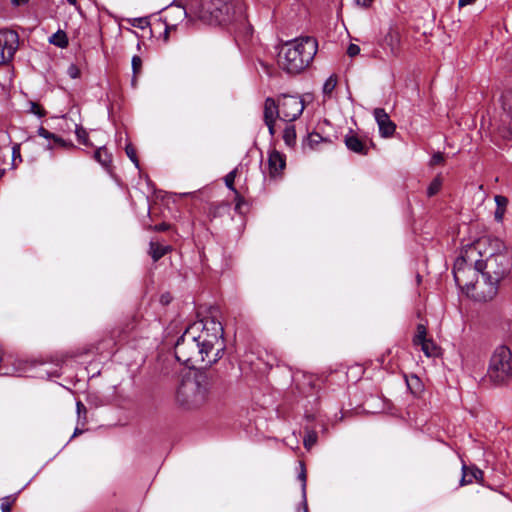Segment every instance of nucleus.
Instances as JSON below:
<instances>
[{"label": "nucleus", "mask_w": 512, "mask_h": 512, "mask_svg": "<svg viewBox=\"0 0 512 512\" xmlns=\"http://www.w3.org/2000/svg\"><path fill=\"white\" fill-rule=\"evenodd\" d=\"M222 324L205 318L189 325L174 346L176 359L191 368L209 367L223 355Z\"/></svg>", "instance_id": "f257e3e1"}, {"label": "nucleus", "mask_w": 512, "mask_h": 512, "mask_svg": "<svg viewBox=\"0 0 512 512\" xmlns=\"http://www.w3.org/2000/svg\"><path fill=\"white\" fill-rule=\"evenodd\" d=\"M477 242H484L482 247L488 245L480 257H485L482 260V279L484 284L487 285V291H481L483 300L487 301L492 299L497 293V284L503 279L510 271L512 265V257L507 250L503 241L498 238L494 239H481Z\"/></svg>", "instance_id": "f03ea898"}, {"label": "nucleus", "mask_w": 512, "mask_h": 512, "mask_svg": "<svg viewBox=\"0 0 512 512\" xmlns=\"http://www.w3.org/2000/svg\"><path fill=\"white\" fill-rule=\"evenodd\" d=\"M484 242H475L462 249L460 256L456 259L453 267L454 279L457 286L467 293L475 291L477 296L483 300L481 291H487V285L478 281L479 273L482 274V245Z\"/></svg>", "instance_id": "7ed1b4c3"}, {"label": "nucleus", "mask_w": 512, "mask_h": 512, "mask_svg": "<svg viewBox=\"0 0 512 512\" xmlns=\"http://www.w3.org/2000/svg\"><path fill=\"white\" fill-rule=\"evenodd\" d=\"M213 379L198 371L180 382L175 395L177 406L185 411H196L205 407L212 398Z\"/></svg>", "instance_id": "20e7f679"}, {"label": "nucleus", "mask_w": 512, "mask_h": 512, "mask_svg": "<svg viewBox=\"0 0 512 512\" xmlns=\"http://www.w3.org/2000/svg\"><path fill=\"white\" fill-rule=\"evenodd\" d=\"M318 51V42L310 36L290 41L279 54L280 67L290 74L303 71L314 59Z\"/></svg>", "instance_id": "39448f33"}, {"label": "nucleus", "mask_w": 512, "mask_h": 512, "mask_svg": "<svg viewBox=\"0 0 512 512\" xmlns=\"http://www.w3.org/2000/svg\"><path fill=\"white\" fill-rule=\"evenodd\" d=\"M488 377L495 384H506L512 380V352L507 346H498L490 359Z\"/></svg>", "instance_id": "423d86ee"}, {"label": "nucleus", "mask_w": 512, "mask_h": 512, "mask_svg": "<svg viewBox=\"0 0 512 512\" xmlns=\"http://www.w3.org/2000/svg\"><path fill=\"white\" fill-rule=\"evenodd\" d=\"M234 9L232 0H210L203 5L199 17L210 24H225L232 20Z\"/></svg>", "instance_id": "0eeeda50"}, {"label": "nucleus", "mask_w": 512, "mask_h": 512, "mask_svg": "<svg viewBox=\"0 0 512 512\" xmlns=\"http://www.w3.org/2000/svg\"><path fill=\"white\" fill-rule=\"evenodd\" d=\"M493 131L503 140H512V91L501 96V111L492 123Z\"/></svg>", "instance_id": "6e6552de"}, {"label": "nucleus", "mask_w": 512, "mask_h": 512, "mask_svg": "<svg viewBox=\"0 0 512 512\" xmlns=\"http://www.w3.org/2000/svg\"><path fill=\"white\" fill-rule=\"evenodd\" d=\"M281 120L293 122L303 113L305 108L303 100L296 95L281 94L278 96Z\"/></svg>", "instance_id": "1a4fd4ad"}, {"label": "nucleus", "mask_w": 512, "mask_h": 512, "mask_svg": "<svg viewBox=\"0 0 512 512\" xmlns=\"http://www.w3.org/2000/svg\"><path fill=\"white\" fill-rule=\"evenodd\" d=\"M19 37L13 30H0V64L11 60L18 48Z\"/></svg>", "instance_id": "9d476101"}, {"label": "nucleus", "mask_w": 512, "mask_h": 512, "mask_svg": "<svg viewBox=\"0 0 512 512\" xmlns=\"http://www.w3.org/2000/svg\"><path fill=\"white\" fill-rule=\"evenodd\" d=\"M142 316L138 312H133L127 315L125 319L111 331V339L115 344L121 343L127 340L130 333L139 324Z\"/></svg>", "instance_id": "9b49d317"}, {"label": "nucleus", "mask_w": 512, "mask_h": 512, "mask_svg": "<svg viewBox=\"0 0 512 512\" xmlns=\"http://www.w3.org/2000/svg\"><path fill=\"white\" fill-rule=\"evenodd\" d=\"M268 176L271 180H280L286 168V156L276 149L268 151Z\"/></svg>", "instance_id": "f8f14e48"}, {"label": "nucleus", "mask_w": 512, "mask_h": 512, "mask_svg": "<svg viewBox=\"0 0 512 512\" xmlns=\"http://www.w3.org/2000/svg\"><path fill=\"white\" fill-rule=\"evenodd\" d=\"M38 135L40 137H43L48 142L45 145V148L48 150H54V149H64V150H73L76 148V146L73 144L70 140H65L62 137L48 131L44 127H39L37 131Z\"/></svg>", "instance_id": "ddd939ff"}, {"label": "nucleus", "mask_w": 512, "mask_h": 512, "mask_svg": "<svg viewBox=\"0 0 512 512\" xmlns=\"http://www.w3.org/2000/svg\"><path fill=\"white\" fill-rule=\"evenodd\" d=\"M373 114L378 124L380 135L385 138L391 137L396 130V125L391 121L385 109L375 108Z\"/></svg>", "instance_id": "4468645a"}, {"label": "nucleus", "mask_w": 512, "mask_h": 512, "mask_svg": "<svg viewBox=\"0 0 512 512\" xmlns=\"http://www.w3.org/2000/svg\"><path fill=\"white\" fill-rule=\"evenodd\" d=\"M281 119L280 106L278 102V98L274 99L272 97H267L264 101L263 107V120L264 122H276V120Z\"/></svg>", "instance_id": "2eb2a0df"}, {"label": "nucleus", "mask_w": 512, "mask_h": 512, "mask_svg": "<svg viewBox=\"0 0 512 512\" xmlns=\"http://www.w3.org/2000/svg\"><path fill=\"white\" fill-rule=\"evenodd\" d=\"M483 475H484L483 471L480 470L475 465H466L465 463H463L462 477L460 479V486L472 484L474 481L482 482Z\"/></svg>", "instance_id": "dca6fc26"}, {"label": "nucleus", "mask_w": 512, "mask_h": 512, "mask_svg": "<svg viewBox=\"0 0 512 512\" xmlns=\"http://www.w3.org/2000/svg\"><path fill=\"white\" fill-rule=\"evenodd\" d=\"M346 147L355 153L360 155H367L369 151V147L363 139H361L358 135L354 134L350 131L349 134L345 136L344 139Z\"/></svg>", "instance_id": "f3484780"}, {"label": "nucleus", "mask_w": 512, "mask_h": 512, "mask_svg": "<svg viewBox=\"0 0 512 512\" xmlns=\"http://www.w3.org/2000/svg\"><path fill=\"white\" fill-rule=\"evenodd\" d=\"M494 200L496 203L494 218L497 222H501L503 220L506 207L508 205V198L503 195H496Z\"/></svg>", "instance_id": "a211bd4d"}, {"label": "nucleus", "mask_w": 512, "mask_h": 512, "mask_svg": "<svg viewBox=\"0 0 512 512\" xmlns=\"http://www.w3.org/2000/svg\"><path fill=\"white\" fill-rule=\"evenodd\" d=\"M421 350L427 357H437L440 355V347L430 338L419 343Z\"/></svg>", "instance_id": "6ab92c4d"}, {"label": "nucleus", "mask_w": 512, "mask_h": 512, "mask_svg": "<svg viewBox=\"0 0 512 512\" xmlns=\"http://www.w3.org/2000/svg\"><path fill=\"white\" fill-rule=\"evenodd\" d=\"M170 246H164L157 242H150L149 254L156 262L170 251Z\"/></svg>", "instance_id": "aec40b11"}, {"label": "nucleus", "mask_w": 512, "mask_h": 512, "mask_svg": "<svg viewBox=\"0 0 512 512\" xmlns=\"http://www.w3.org/2000/svg\"><path fill=\"white\" fill-rule=\"evenodd\" d=\"M94 159L104 168H109L112 163V155L105 147H100L94 152Z\"/></svg>", "instance_id": "412c9836"}, {"label": "nucleus", "mask_w": 512, "mask_h": 512, "mask_svg": "<svg viewBox=\"0 0 512 512\" xmlns=\"http://www.w3.org/2000/svg\"><path fill=\"white\" fill-rule=\"evenodd\" d=\"M50 43L57 47L65 48L68 45V38L64 31L59 30L50 37Z\"/></svg>", "instance_id": "4be33fe9"}, {"label": "nucleus", "mask_w": 512, "mask_h": 512, "mask_svg": "<svg viewBox=\"0 0 512 512\" xmlns=\"http://www.w3.org/2000/svg\"><path fill=\"white\" fill-rule=\"evenodd\" d=\"M427 338V328L424 324L420 323L416 327V334L413 337V345L418 346L419 343L423 342Z\"/></svg>", "instance_id": "5701e85b"}, {"label": "nucleus", "mask_w": 512, "mask_h": 512, "mask_svg": "<svg viewBox=\"0 0 512 512\" xmlns=\"http://www.w3.org/2000/svg\"><path fill=\"white\" fill-rule=\"evenodd\" d=\"M283 140L287 146H293L296 142V131L293 125L287 126L283 131Z\"/></svg>", "instance_id": "b1692460"}, {"label": "nucleus", "mask_w": 512, "mask_h": 512, "mask_svg": "<svg viewBox=\"0 0 512 512\" xmlns=\"http://www.w3.org/2000/svg\"><path fill=\"white\" fill-rule=\"evenodd\" d=\"M441 186H442L441 177L440 176L435 177L427 188V195L429 197L436 195L440 191Z\"/></svg>", "instance_id": "393cba45"}, {"label": "nucleus", "mask_w": 512, "mask_h": 512, "mask_svg": "<svg viewBox=\"0 0 512 512\" xmlns=\"http://www.w3.org/2000/svg\"><path fill=\"white\" fill-rule=\"evenodd\" d=\"M337 85V77L335 75H331L323 85V93L327 96H330L333 90Z\"/></svg>", "instance_id": "a878e982"}, {"label": "nucleus", "mask_w": 512, "mask_h": 512, "mask_svg": "<svg viewBox=\"0 0 512 512\" xmlns=\"http://www.w3.org/2000/svg\"><path fill=\"white\" fill-rule=\"evenodd\" d=\"M125 152L127 157L134 163L137 168H139V159L137 157L136 148L131 143H128L125 147Z\"/></svg>", "instance_id": "bb28decb"}, {"label": "nucleus", "mask_w": 512, "mask_h": 512, "mask_svg": "<svg viewBox=\"0 0 512 512\" xmlns=\"http://www.w3.org/2000/svg\"><path fill=\"white\" fill-rule=\"evenodd\" d=\"M16 495H9L2 499L1 510L2 512H11L12 505L16 501Z\"/></svg>", "instance_id": "cd10ccee"}, {"label": "nucleus", "mask_w": 512, "mask_h": 512, "mask_svg": "<svg viewBox=\"0 0 512 512\" xmlns=\"http://www.w3.org/2000/svg\"><path fill=\"white\" fill-rule=\"evenodd\" d=\"M323 141H325V139L319 133L316 132L310 133L307 137V144L312 149Z\"/></svg>", "instance_id": "c85d7f7f"}, {"label": "nucleus", "mask_w": 512, "mask_h": 512, "mask_svg": "<svg viewBox=\"0 0 512 512\" xmlns=\"http://www.w3.org/2000/svg\"><path fill=\"white\" fill-rule=\"evenodd\" d=\"M75 134L80 143L88 145V133L82 126L75 125Z\"/></svg>", "instance_id": "c756f323"}, {"label": "nucleus", "mask_w": 512, "mask_h": 512, "mask_svg": "<svg viewBox=\"0 0 512 512\" xmlns=\"http://www.w3.org/2000/svg\"><path fill=\"white\" fill-rule=\"evenodd\" d=\"M76 409H77L78 419H79V421H81L82 425H84L87 421V408L81 401H77Z\"/></svg>", "instance_id": "7c9ffc66"}, {"label": "nucleus", "mask_w": 512, "mask_h": 512, "mask_svg": "<svg viewBox=\"0 0 512 512\" xmlns=\"http://www.w3.org/2000/svg\"><path fill=\"white\" fill-rule=\"evenodd\" d=\"M29 105H30V108H29L30 113L35 114L38 117H44L46 115L45 109L38 103L30 102Z\"/></svg>", "instance_id": "2f4dec72"}, {"label": "nucleus", "mask_w": 512, "mask_h": 512, "mask_svg": "<svg viewBox=\"0 0 512 512\" xmlns=\"http://www.w3.org/2000/svg\"><path fill=\"white\" fill-rule=\"evenodd\" d=\"M317 434L315 432H309L304 438V446L306 449H311L317 442Z\"/></svg>", "instance_id": "473e14b6"}, {"label": "nucleus", "mask_w": 512, "mask_h": 512, "mask_svg": "<svg viewBox=\"0 0 512 512\" xmlns=\"http://www.w3.org/2000/svg\"><path fill=\"white\" fill-rule=\"evenodd\" d=\"M235 177H236V169L232 170L225 176V184H226L227 188L230 189L231 191H233L234 193H235V191H237L234 187Z\"/></svg>", "instance_id": "72a5a7b5"}, {"label": "nucleus", "mask_w": 512, "mask_h": 512, "mask_svg": "<svg viewBox=\"0 0 512 512\" xmlns=\"http://www.w3.org/2000/svg\"><path fill=\"white\" fill-rule=\"evenodd\" d=\"M131 64H132V70H133L134 76L138 75L142 69V59L140 58V56H138V55L133 56Z\"/></svg>", "instance_id": "f704fd0d"}, {"label": "nucleus", "mask_w": 512, "mask_h": 512, "mask_svg": "<svg viewBox=\"0 0 512 512\" xmlns=\"http://www.w3.org/2000/svg\"><path fill=\"white\" fill-rule=\"evenodd\" d=\"M235 210L238 213H242V206L246 204L244 198L240 195L238 191H235Z\"/></svg>", "instance_id": "c9c22d12"}, {"label": "nucleus", "mask_w": 512, "mask_h": 512, "mask_svg": "<svg viewBox=\"0 0 512 512\" xmlns=\"http://www.w3.org/2000/svg\"><path fill=\"white\" fill-rule=\"evenodd\" d=\"M170 229V225L168 223H161L155 226H149L148 230L155 231V232H164Z\"/></svg>", "instance_id": "e433bc0d"}, {"label": "nucleus", "mask_w": 512, "mask_h": 512, "mask_svg": "<svg viewBox=\"0 0 512 512\" xmlns=\"http://www.w3.org/2000/svg\"><path fill=\"white\" fill-rule=\"evenodd\" d=\"M444 162V155L443 153L441 152H437L435 153L432 158H431V161H430V164L432 166L434 165H439V164H442Z\"/></svg>", "instance_id": "4c0bfd02"}, {"label": "nucleus", "mask_w": 512, "mask_h": 512, "mask_svg": "<svg viewBox=\"0 0 512 512\" xmlns=\"http://www.w3.org/2000/svg\"><path fill=\"white\" fill-rule=\"evenodd\" d=\"M360 53V47L356 44H353L351 43L349 46H348V49H347V54L350 56V57H355L356 55H358Z\"/></svg>", "instance_id": "58836bf2"}, {"label": "nucleus", "mask_w": 512, "mask_h": 512, "mask_svg": "<svg viewBox=\"0 0 512 512\" xmlns=\"http://www.w3.org/2000/svg\"><path fill=\"white\" fill-rule=\"evenodd\" d=\"M299 479L302 481L303 489H305L306 486V471L304 469V466L302 465V470L299 474Z\"/></svg>", "instance_id": "ea45409f"}, {"label": "nucleus", "mask_w": 512, "mask_h": 512, "mask_svg": "<svg viewBox=\"0 0 512 512\" xmlns=\"http://www.w3.org/2000/svg\"><path fill=\"white\" fill-rule=\"evenodd\" d=\"M171 301V296L170 294H163L161 295V298H160V302L163 304V305H167L169 304Z\"/></svg>", "instance_id": "a19ab883"}, {"label": "nucleus", "mask_w": 512, "mask_h": 512, "mask_svg": "<svg viewBox=\"0 0 512 512\" xmlns=\"http://www.w3.org/2000/svg\"><path fill=\"white\" fill-rule=\"evenodd\" d=\"M265 125L268 127L269 133L271 136H274L275 134V122H264Z\"/></svg>", "instance_id": "79ce46f5"}, {"label": "nucleus", "mask_w": 512, "mask_h": 512, "mask_svg": "<svg viewBox=\"0 0 512 512\" xmlns=\"http://www.w3.org/2000/svg\"><path fill=\"white\" fill-rule=\"evenodd\" d=\"M372 2L373 0H357V4L364 8H368Z\"/></svg>", "instance_id": "37998d69"}, {"label": "nucleus", "mask_w": 512, "mask_h": 512, "mask_svg": "<svg viewBox=\"0 0 512 512\" xmlns=\"http://www.w3.org/2000/svg\"><path fill=\"white\" fill-rule=\"evenodd\" d=\"M476 0H459L458 5L459 7H464L466 5L474 3Z\"/></svg>", "instance_id": "c03bdc74"}, {"label": "nucleus", "mask_w": 512, "mask_h": 512, "mask_svg": "<svg viewBox=\"0 0 512 512\" xmlns=\"http://www.w3.org/2000/svg\"><path fill=\"white\" fill-rule=\"evenodd\" d=\"M11 1L14 5L19 6V5H23V4L27 3L29 0H11Z\"/></svg>", "instance_id": "a18cd8bd"}, {"label": "nucleus", "mask_w": 512, "mask_h": 512, "mask_svg": "<svg viewBox=\"0 0 512 512\" xmlns=\"http://www.w3.org/2000/svg\"><path fill=\"white\" fill-rule=\"evenodd\" d=\"M83 430L79 429V428H76L74 430V433H73V437L77 436V435H80L82 434Z\"/></svg>", "instance_id": "49530a36"}, {"label": "nucleus", "mask_w": 512, "mask_h": 512, "mask_svg": "<svg viewBox=\"0 0 512 512\" xmlns=\"http://www.w3.org/2000/svg\"><path fill=\"white\" fill-rule=\"evenodd\" d=\"M67 2L73 6H75L77 9H79V6L77 5V1L76 0H67Z\"/></svg>", "instance_id": "de8ad7c7"}, {"label": "nucleus", "mask_w": 512, "mask_h": 512, "mask_svg": "<svg viewBox=\"0 0 512 512\" xmlns=\"http://www.w3.org/2000/svg\"><path fill=\"white\" fill-rule=\"evenodd\" d=\"M71 70H73L72 73H71V76L72 77H76L77 70L74 67H71Z\"/></svg>", "instance_id": "09e8293b"}, {"label": "nucleus", "mask_w": 512, "mask_h": 512, "mask_svg": "<svg viewBox=\"0 0 512 512\" xmlns=\"http://www.w3.org/2000/svg\"><path fill=\"white\" fill-rule=\"evenodd\" d=\"M71 70H73L72 73H71V76L72 77H76L77 70L74 67H71Z\"/></svg>", "instance_id": "8fccbe9b"}, {"label": "nucleus", "mask_w": 512, "mask_h": 512, "mask_svg": "<svg viewBox=\"0 0 512 512\" xmlns=\"http://www.w3.org/2000/svg\"><path fill=\"white\" fill-rule=\"evenodd\" d=\"M4 173H5V170L0 168V179L3 177Z\"/></svg>", "instance_id": "3c124183"}, {"label": "nucleus", "mask_w": 512, "mask_h": 512, "mask_svg": "<svg viewBox=\"0 0 512 512\" xmlns=\"http://www.w3.org/2000/svg\"><path fill=\"white\" fill-rule=\"evenodd\" d=\"M221 206H223V207H228V204L223 203Z\"/></svg>", "instance_id": "603ef678"}]
</instances>
